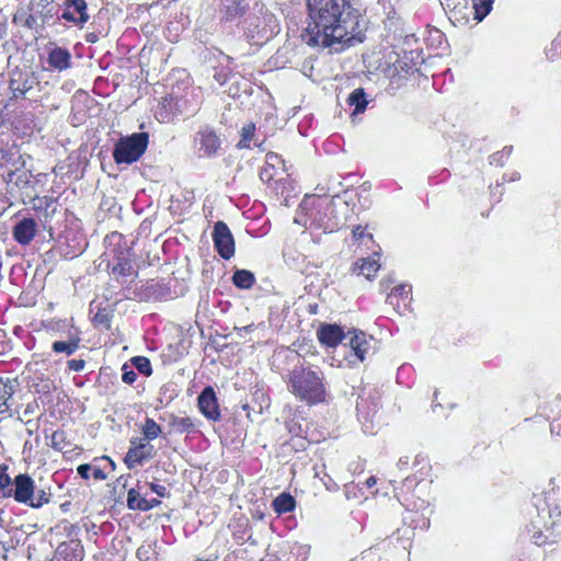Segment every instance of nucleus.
<instances>
[{"label":"nucleus","instance_id":"obj_1","mask_svg":"<svg viewBox=\"0 0 561 561\" xmlns=\"http://www.w3.org/2000/svg\"><path fill=\"white\" fill-rule=\"evenodd\" d=\"M308 25L301 34L310 47H332L354 37L360 14L351 0H306Z\"/></svg>","mask_w":561,"mask_h":561},{"label":"nucleus","instance_id":"obj_2","mask_svg":"<svg viewBox=\"0 0 561 561\" xmlns=\"http://www.w3.org/2000/svg\"><path fill=\"white\" fill-rule=\"evenodd\" d=\"M412 469L413 472L393 489L394 496L408 512L419 515L416 518L411 517V524H414V527L427 526L430 523L427 514L432 512L433 499L432 465L428 459L416 457Z\"/></svg>","mask_w":561,"mask_h":561},{"label":"nucleus","instance_id":"obj_3","mask_svg":"<svg viewBox=\"0 0 561 561\" xmlns=\"http://www.w3.org/2000/svg\"><path fill=\"white\" fill-rule=\"evenodd\" d=\"M287 388L297 400L310 407L324 403L328 398L323 370L309 363H300L288 371Z\"/></svg>","mask_w":561,"mask_h":561},{"label":"nucleus","instance_id":"obj_4","mask_svg":"<svg viewBox=\"0 0 561 561\" xmlns=\"http://www.w3.org/2000/svg\"><path fill=\"white\" fill-rule=\"evenodd\" d=\"M36 485L27 473H19L12 479L3 497H13L15 502L25 504L32 508H41L50 502L51 494L43 489L35 492Z\"/></svg>","mask_w":561,"mask_h":561},{"label":"nucleus","instance_id":"obj_5","mask_svg":"<svg viewBox=\"0 0 561 561\" xmlns=\"http://www.w3.org/2000/svg\"><path fill=\"white\" fill-rule=\"evenodd\" d=\"M149 146V134L146 131L134 133L121 137L113 150V159L116 164H131L137 162Z\"/></svg>","mask_w":561,"mask_h":561},{"label":"nucleus","instance_id":"obj_6","mask_svg":"<svg viewBox=\"0 0 561 561\" xmlns=\"http://www.w3.org/2000/svg\"><path fill=\"white\" fill-rule=\"evenodd\" d=\"M64 529L68 540L60 542L56 549L58 561H83L85 552L79 538L80 528L78 525L67 523Z\"/></svg>","mask_w":561,"mask_h":561},{"label":"nucleus","instance_id":"obj_7","mask_svg":"<svg viewBox=\"0 0 561 561\" xmlns=\"http://www.w3.org/2000/svg\"><path fill=\"white\" fill-rule=\"evenodd\" d=\"M527 530L531 534L533 542L539 547L556 543L561 538V525L556 522L548 525L547 517L540 513L530 520Z\"/></svg>","mask_w":561,"mask_h":561},{"label":"nucleus","instance_id":"obj_8","mask_svg":"<svg viewBox=\"0 0 561 561\" xmlns=\"http://www.w3.org/2000/svg\"><path fill=\"white\" fill-rule=\"evenodd\" d=\"M188 112V100L184 96L168 94L163 96L156 110L154 116L162 124L172 123L176 117Z\"/></svg>","mask_w":561,"mask_h":561},{"label":"nucleus","instance_id":"obj_9","mask_svg":"<svg viewBox=\"0 0 561 561\" xmlns=\"http://www.w3.org/2000/svg\"><path fill=\"white\" fill-rule=\"evenodd\" d=\"M110 274L115 280L137 276L138 271L134 267V253L130 249L118 248L114 250L113 263L108 264Z\"/></svg>","mask_w":561,"mask_h":561},{"label":"nucleus","instance_id":"obj_10","mask_svg":"<svg viewBox=\"0 0 561 561\" xmlns=\"http://www.w3.org/2000/svg\"><path fill=\"white\" fill-rule=\"evenodd\" d=\"M213 241L217 253L224 260H229L234 255V239L226 222L217 221L215 224L213 231Z\"/></svg>","mask_w":561,"mask_h":561},{"label":"nucleus","instance_id":"obj_11","mask_svg":"<svg viewBox=\"0 0 561 561\" xmlns=\"http://www.w3.org/2000/svg\"><path fill=\"white\" fill-rule=\"evenodd\" d=\"M195 144L198 145V152L204 157H214L221 148L219 135L209 125L199 128L195 137Z\"/></svg>","mask_w":561,"mask_h":561},{"label":"nucleus","instance_id":"obj_12","mask_svg":"<svg viewBox=\"0 0 561 561\" xmlns=\"http://www.w3.org/2000/svg\"><path fill=\"white\" fill-rule=\"evenodd\" d=\"M153 446L145 439L134 437L130 439V447L124 458V463L128 469H134L142 465L145 460L152 458Z\"/></svg>","mask_w":561,"mask_h":561},{"label":"nucleus","instance_id":"obj_13","mask_svg":"<svg viewBox=\"0 0 561 561\" xmlns=\"http://www.w3.org/2000/svg\"><path fill=\"white\" fill-rule=\"evenodd\" d=\"M199 412L208 420L218 422L221 419L218 398L211 386L205 387L197 398Z\"/></svg>","mask_w":561,"mask_h":561},{"label":"nucleus","instance_id":"obj_14","mask_svg":"<svg viewBox=\"0 0 561 561\" xmlns=\"http://www.w3.org/2000/svg\"><path fill=\"white\" fill-rule=\"evenodd\" d=\"M65 10L61 18L76 25L82 26L89 21L88 5L85 0H65Z\"/></svg>","mask_w":561,"mask_h":561},{"label":"nucleus","instance_id":"obj_15","mask_svg":"<svg viewBox=\"0 0 561 561\" xmlns=\"http://www.w3.org/2000/svg\"><path fill=\"white\" fill-rule=\"evenodd\" d=\"M412 300V287L408 284L394 286L387 296V302L399 313L404 312Z\"/></svg>","mask_w":561,"mask_h":561},{"label":"nucleus","instance_id":"obj_16","mask_svg":"<svg viewBox=\"0 0 561 561\" xmlns=\"http://www.w3.org/2000/svg\"><path fill=\"white\" fill-rule=\"evenodd\" d=\"M317 337L321 345L335 347L344 340L345 333L337 324L322 323L317 330Z\"/></svg>","mask_w":561,"mask_h":561},{"label":"nucleus","instance_id":"obj_17","mask_svg":"<svg viewBox=\"0 0 561 561\" xmlns=\"http://www.w3.org/2000/svg\"><path fill=\"white\" fill-rule=\"evenodd\" d=\"M37 233V222L34 218H23L12 229L13 239L21 245L30 244Z\"/></svg>","mask_w":561,"mask_h":561},{"label":"nucleus","instance_id":"obj_18","mask_svg":"<svg viewBox=\"0 0 561 561\" xmlns=\"http://www.w3.org/2000/svg\"><path fill=\"white\" fill-rule=\"evenodd\" d=\"M379 256L380 254L374 251L371 256L358 259L352 266V273L357 276L362 275L367 279H374L381 266Z\"/></svg>","mask_w":561,"mask_h":561},{"label":"nucleus","instance_id":"obj_19","mask_svg":"<svg viewBox=\"0 0 561 561\" xmlns=\"http://www.w3.org/2000/svg\"><path fill=\"white\" fill-rule=\"evenodd\" d=\"M57 198L53 196H38L36 195L32 199V209L37 214L39 218L45 220L51 219L56 213Z\"/></svg>","mask_w":561,"mask_h":561},{"label":"nucleus","instance_id":"obj_20","mask_svg":"<svg viewBox=\"0 0 561 561\" xmlns=\"http://www.w3.org/2000/svg\"><path fill=\"white\" fill-rule=\"evenodd\" d=\"M9 88L13 98H23L32 89V81L26 72L16 70L11 76Z\"/></svg>","mask_w":561,"mask_h":561},{"label":"nucleus","instance_id":"obj_21","mask_svg":"<svg viewBox=\"0 0 561 561\" xmlns=\"http://www.w3.org/2000/svg\"><path fill=\"white\" fill-rule=\"evenodd\" d=\"M47 61L50 69L64 71L71 66V55L64 47H55L48 53Z\"/></svg>","mask_w":561,"mask_h":561},{"label":"nucleus","instance_id":"obj_22","mask_svg":"<svg viewBox=\"0 0 561 561\" xmlns=\"http://www.w3.org/2000/svg\"><path fill=\"white\" fill-rule=\"evenodd\" d=\"M348 344L352 354L356 357V360L364 362L369 348V343L367 341L366 334L362 331H355L351 336Z\"/></svg>","mask_w":561,"mask_h":561},{"label":"nucleus","instance_id":"obj_23","mask_svg":"<svg viewBox=\"0 0 561 561\" xmlns=\"http://www.w3.org/2000/svg\"><path fill=\"white\" fill-rule=\"evenodd\" d=\"M14 389L10 379L0 377V415L11 416V400Z\"/></svg>","mask_w":561,"mask_h":561},{"label":"nucleus","instance_id":"obj_24","mask_svg":"<svg viewBox=\"0 0 561 561\" xmlns=\"http://www.w3.org/2000/svg\"><path fill=\"white\" fill-rule=\"evenodd\" d=\"M296 504V499L290 493L283 492L273 500L272 507L280 516L294 512Z\"/></svg>","mask_w":561,"mask_h":561},{"label":"nucleus","instance_id":"obj_25","mask_svg":"<svg viewBox=\"0 0 561 561\" xmlns=\"http://www.w3.org/2000/svg\"><path fill=\"white\" fill-rule=\"evenodd\" d=\"M169 425L171 430L176 434L194 433L196 432V422L190 416H176L170 417Z\"/></svg>","mask_w":561,"mask_h":561},{"label":"nucleus","instance_id":"obj_26","mask_svg":"<svg viewBox=\"0 0 561 561\" xmlns=\"http://www.w3.org/2000/svg\"><path fill=\"white\" fill-rule=\"evenodd\" d=\"M350 106L354 107L353 114H362L365 112L368 100L364 88H356L351 92L346 100Z\"/></svg>","mask_w":561,"mask_h":561},{"label":"nucleus","instance_id":"obj_27","mask_svg":"<svg viewBox=\"0 0 561 561\" xmlns=\"http://www.w3.org/2000/svg\"><path fill=\"white\" fill-rule=\"evenodd\" d=\"M278 170L274 168H270L267 165H263L260 170V180L266 184V186L273 191H277L279 187V184L282 182V178H279Z\"/></svg>","mask_w":561,"mask_h":561},{"label":"nucleus","instance_id":"obj_28","mask_svg":"<svg viewBox=\"0 0 561 561\" xmlns=\"http://www.w3.org/2000/svg\"><path fill=\"white\" fill-rule=\"evenodd\" d=\"M249 7L243 3V1H232L231 3L227 4L222 12V19L227 22L233 21L238 18L243 16Z\"/></svg>","mask_w":561,"mask_h":561},{"label":"nucleus","instance_id":"obj_29","mask_svg":"<svg viewBox=\"0 0 561 561\" xmlns=\"http://www.w3.org/2000/svg\"><path fill=\"white\" fill-rule=\"evenodd\" d=\"M232 283L237 288L250 289L255 283V276L248 270H237L232 275Z\"/></svg>","mask_w":561,"mask_h":561},{"label":"nucleus","instance_id":"obj_30","mask_svg":"<svg viewBox=\"0 0 561 561\" xmlns=\"http://www.w3.org/2000/svg\"><path fill=\"white\" fill-rule=\"evenodd\" d=\"M80 346V337L75 336L69 341H55L51 350L55 353H65L67 356L72 355Z\"/></svg>","mask_w":561,"mask_h":561},{"label":"nucleus","instance_id":"obj_31","mask_svg":"<svg viewBox=\"0 0 561 561\" xmlns=\"http://www.w3.org/2000/svg\"><path fill=\"white\" fill-rule=\"evenodd\" d=\"M141 433L144 435L141 439L149 443L161 435L162 428L153 419L146 417L145 423L141 426Z\"/></svg>","mask_w":561,"mask_h":561},{"label":"nucleus","instance_id":"obj_32","mask_svg":"<svg viewBox=\"0 0 561 561\" xmlns=\"http://www.w3.org/2000/svg\"><path fill=\"white\" fill-rule=\"evenodd\" d=\"M51 448L61 451L64 454L69 451V447L71 446V442L68 438L67 433L64 430H57L51 434Z\"/></svg>","mask_w":561,"mask_h":561},{"label":"nucleus","instance_id":"obj_33","mask_svg":"<svg viewBox=\"0 0 561 561\" xmlns=\"http://www.w3.org/2000/svg\"><path fill=\"white\" fill-rule=\"evenodd\" d=\"M255 124L250 122L245 124L240 131V140L237 144L238 149H249L251 147V141L255 135Z\"/></svg>","mask_w":561,"mask_h":561},{"label":"nucleus","instance_id":"obj_34","mask_svg":"<svg viewBox=\"0 0 561 561\" xmlns=\"http://www.w3.org/2000/svg\"><path fill=\"white\" fill-rule=\"evenodd\" d=\"M127 507L133 511L146 512L147 499L133 488L127 493Z\"/></svg>","mask_w":561,"mask_h":561},{"label":"nucleus","instance_id":"obj_35","mask_svg":"<svg viewBox=\"0 0 561 561\" xmlns=\"http://www.w3.org/2000/svg\"><path fill=\"white\" fill-rule=\"evenodd\" d=\"M474 19L482 21L492 10L493 0H471Z\"/></svg>","mask_w":561,"mask_h":561},{"label":"nucleus","instance_id":"obj_36","mask_svg":"<svg viewBox=\"0 0 561 561\" xmlns=\"http://www.w3.org/2000/svg\"><path fill=\"white\" fill-rule=\"evenodd\" d=\"M352 237L358 245H367L368 242L375 243L373 234L367 231V226H355L352 230Z\"/></svg>","mask_w":561,"mask_h":561},{"label":"nucleus","instance_id":"obj_37","mask_svg":"<svg viewBox=\"0 0 561 561\" xmlns=\"http://www.w3.org/2000/svg\"><path fill=\"white\" fill-rule=\"evenodd\" d=\"M131 363L144 376L149 377L152 375V367L149 358L145 356H135L131 358Z\"/></svg>","mask_w":561,"mask_h":561},{"label":"nucleus","instance_id":"obj_38","mask_svg":"<svg viewBox=\"0 0 561 561\" xmlns=\"http://www.w3.org/2000/svg\"><path fill=\"white\" fill-rule=\"evenodd\" d=\"M9 466L0 462V494L3 497L7 489L12 485V479L9 476Z\"/></svg>","mask_w":561,"mask_h":561},{"label":"nucleus","instance_id":"obj_39","mask_svg":"<svg viewBox=\"0 0 561 561\" xmlns=\"http://www.w3.org/2000/svg\"><path fill=\"white\" fill-rule=\"evenodd\" d=\"M270 168H274L276 170L285 169V160L280 154L270 151L265 156V164Z\"/></svg>","mask_w":561,"mask_h":561},{"label":"nucleus","instance_id":"obj_40","mask_svg":"<svg viewBox=\"0 0 561 561\" xmlns=\"http://www.w3.org/2000/svg\"><path fill=\"white\" fill-rule=\"evenodd\" d=\"M122 369H123V375H122L123 382H125L127 385H133L137 380V377H138L137 374L133 369H129L126 364L123 366Z\"/></svg>","mask_w":561,"mask_h":561},{"label":"nucleus","instance_id":"obj_41","mask_svg":"<svg viewBox=\"0 0 561 561\" xmlns=\"http://www.w3.org/2000/svg\"><path fill=\"white\" fill-rule=\"evenodd\" d=\"M93 321L96 323V324H103L106 329L110 328V317L108 314L105 312V310H99L94 318H93Z\"/></svg>","mask_w":561,"mask_h":561},{"label":"nucleus","instance_id":"obj_42","mask_svg":"<svg viewBox=\"0 0 561 561\" xmlns=\"http://www.w3.org/2000/svg\"><path fill=\"white\" fill-rule=\"evenodd\" d=\"M67 366L72 371H81L85 367V360L84 359H70L67 362Z\"/></svg>","mask_w":561,"mask_h":561},{"label":"nucleus","instance_id":"obj_43","mask_svg":"<svg viewBox=\"0 0 561 561\" xmlns=\"http://www.w3.org/2000/svg\"><path fill=\"white\" fill-rule=\"evenodd\" d=\"M92 470L91 466L89 463L80 465L77 468L78 474L82 478L88 480L90 478V471Z\"/></svg>","mask_w":561,"mask_h":561},{"label":"nucleus","instance_id":"obj_44","mask_svg":"<svg viewBox=\"0 0 561 561\" xmlns=\"http://www.w3.org/2000/svg\"><path fill=\"white\" fill-rule=\"evenodd\" d=\"M150 489L152 492H154L157 495L161 496V497H164L167 495V488L162 484H157V483H153L151 482L149 484Z\"/></svg>","mask_w":561,"mask_h":561},{"label":"nucleus","instance_id":"obj_45","mask_svg":"<svg viewBox=\"0 0 561 561\" xmlns=\"http://www.w3.org/2000/svg\"><path fill=\"white\" fill-rule=\"evenodd\" d=\"M39 405H38V402L37 400H33L32 402H28L26 405H25V409H24V415H33L37 410H38Z\"/></svg>","mask_w":561,"mask_h":561},{"label":"nucleus","instance_id":"obj_46","mask_svg":"<svg viewBox=\"0 0 561 561\" xmlns=\"http://www.w3.org/2000/svg\"><path fill=\"white\" fill-rule=\"evenodd\" d=\"M92 476L95 480H105L107 476L104 473V471L100 468H94Z\"/></svg>","mask_w":561,"mask_h":561},{"label":"nucleus","instance_id":"obj_47","mask_svg":"<svg viewBox=\"0 0 561 561\" xmlns=\"http://www.w3.org/2000/svg\"><path fill=\"white\" fill-rule=\"evenodd\" d=\"M161 504V501L157 497H153V499H150V500H147V507H146V512L147 511H150L154 507H158L159 505Z\"/></svg>","mask_w":561,"mask_h":561},{"label":"nucleus","instance_id":"obj_48","mask_svg":"<svg viewBox=\"0 0 561 561\" xmlns=\"http://www.w3.org/2000/svg\"><path fill=\"white\" fill-rule=\"evenodd\" d=\"M36 23V18L32 14H30L25 20V26L28 28H32Z\"/></svg>","mask_w":561,"mask_h":561},{"label":"nucleus","instance_id":"obj_49","mask_svg":"<svg viewBox=\"0 0 561 561\" xmlns=\"http://www.w3.org/2000/svg\"><path fill=\"white\" fill-rule=\"evenodd\" d=\"M366 488L370 489L374 488L377 484V478L371 476L366 479L365 483Z\"/></svg>","mask_w":561,"mask_h":561},{"label":"nucleus","instance_id":"obj_50","mask_svg":"<svg viewBox=\"0 0 561 561\" xmlns=\"http://www.w3.org/2000/svg\"><path fill=\"white\" fill-rule=\"evenodd\" d=\"M411 494H412V499H414V501H419V499L424 497V496L422 495V493H421V492H419V486H417V488H414V489H413V491L411 492Z\"/></svg>","mask_w":561,"mask_h":561},{"label":"nucleus","instance_id":"obj_51","mask_svg":"<svg viewBox=\"0 0 561 561\" xmlns=\"http://www.w3.org/2000/svg\"><path fill=\"white\" fill-rule=\"evenodd\" d=\"M551 432L561 436V424L552 423L551 424Z\"/></svg>","mask_w":561,"mask_h":561},{"label":"nucleus","instance_id":"obj_52","mask_svg":"<svg viewBox=\"0 0 561 561\" xmlns=\"http://www.w3.org/2000/svg\"><path fill=\"white\" fill-rule=\"evenodd\" d=\"M87 41L89 43H95L96 42V35L94 34H89L88 37H87Z\"/></svg>","mask_w":561,"mask_h":561},{"label":"nucleus","instance_id":"obj_53","mask_svg":"<svg viewBox=\"0 0 561 561\" xmlns=\"http://www.w3.org/2000/svg\"><path fill=\"white\" fill-rule=\"evenodd\" d=\"M142 552H144L142 548H139V549L137 550V557H138L140 560H142ZM147 552H148V551H147V550H145V553H147Z\"/></svg>","mask_w":561,"mask_h":561},{"label":"nucleus","instance_id":"obj_54","mask_svg":"<svg viewBox=\"0 0 561 561\" xmlns=\"http://www.w3.org/2000/svg\"><path fill=\"white\" fill-rule=\"evenodd\" d=\"M104 458L110 462V466L114 469L115 462L110 457H104Z\"/></svg>","mask_w":561,"mask_h":561},{"label":"nucleus","instance_id":"obj_55","mask_svg":"<svg viewBox=\"0 0 561 561\" xmlns=\"http://www.w3.org/2000/svg\"><path fill=\"white\" fill-rule=\"evenodd\" d=\"M314 309H317V306H313V308H311L312 313H316Z\"/></svg>","mask_w":561,"mask_h":561},{"label":"nucleus","instance_id":"obj_56","mask_svg":"<svg viewBox=\"0 0 561 561\" xmlns=\"http://www.w3.org/2000/svg\"><path fill=\"white\" fill-rule=\"evenodd\" d=\"M314 309H317V306H313V308H311L312 313H316Z\"/></svg>","mask_w":561,"mask_h":561},{"label":"nucleus","instance_id":"obj_57","mask_svg":"<svg viewBox=\"0 0 561 561\" xmlns=\"http://www.w3.org/2000/svg\"><path fill=\"white\" fill-rule=\"evenodd\" d=\"M314 309H317V306H313V308H311L312 313H316Z\"/></svg>","mask_w":561,"mask_h":561},{"label":"nucleus","instance_id":"obj_58","mask_svg":"<svg viewBox=\"0 0 561 561\" xmlns=\"http://www.w3.org/2000/svg\"><path fill=\"white\" fill-rule=\"evenodd\" d=\"M443 172H445V173L447 174V176H449V175H450V172H449V171H447V170H444Z\"/></svg>","mask_w":561,"mask_h":561},{"label":"nucleus","instance_id":"obj_59","mask_svg":"<svg viewBox=\"0 0 561 561\" xmlns=\"http://www.w3.org/2000/svg\"><path fill=\"white\" fill-rule=\"evenodd\" d=\"M197 561H213V560L198 559Z\"/></svg>","mask_w":561,"mask_h":561}]
</instances>
